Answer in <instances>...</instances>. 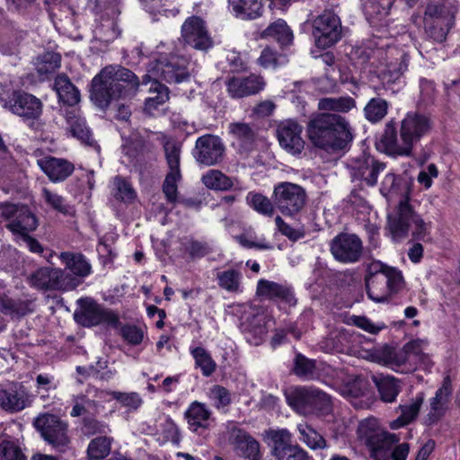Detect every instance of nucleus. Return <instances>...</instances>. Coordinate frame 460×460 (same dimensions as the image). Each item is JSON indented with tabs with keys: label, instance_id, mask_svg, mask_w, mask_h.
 <instances>
[{
	"label": "nucleus",
	"instance_id": "obj_19",
	"mask_svg": "<svg viewBox=\"0 0 460 460\" xmlns=\"http://www.w3.org/2000/svg\"><path fill=\"white\" fill-rule=\"evenodd\" d=\"M227 434L228 441L238 456L250 460L261 458L259 442L246 430L232 424L227 427Z\"/></svg>",
	"mask_w": 460,
	"mask_h": 460
},
{
	"label": "nucleus",
	"instance_id": "obj_10",
	"mask_svg": "<svg viewBox=\"0 0 460 460\" xmlns=\"http://www.w3.org/2000/svg\"><path fill=\"white\" fill-rule=\"evenodd\" d=\"M43 439L58 451H65L70 443L68 424L51 413L40 414L33 421Z\"/></svg>",
	"mask_w": 460,
	"mask_h": 460
},
{
	"label": "nucleus",
	"instance_id": "obj_31",
	"mask_svg": "<svg viewBox=\"0 0 460 460\" xmlns=\"http://www.w3.org/2000/svg\"><path fill=\"white\" fill-rule=\"evenodd\" d=\"M451 392V381L447 376L443 381L442 386L430 400V411L428 417L431 422H436L444 416L449 403Z\"/></svg>",
	"mask_w": 460,
	"mask_h": 460
},
{
	"label": "nucleus",
	"instance_id": "obj_43",
	"mask_svg": "<svg viewBox=\"0 0 460 460\" xmlns=\"http://www.w3.org/2000/svg\"><path fill=\"white\" fill-rule=\"evenodd\" d=\"M264 438L270 441L274 456L292 442V435L287 429H269L264 431Z\"/></svg>",
	"mask_w": 460,
	"mask_h": 460
},
{
	"label": "nucleus",
	"instance_id": "obj_30",
	"mask_svg": "<svg viewBox=\"0 0 460 460\" xmlns=\"http://www.w3.org/2000/svg\"><path fill=\"white\" fill-rule=\"evenodd\" d=\"M54 90L58 100L66 105L67 109H73L79 103L81 96L79 90L72 84L68 76L65 74L58 75L54 82Z\"/></svg>",
	"mask_w": 460,
	"mask_h": 460
},
{
	"label": "nucleus",
	"instance_id": "obj_23",
	"mask_svg": "<svg viewBox=\"0 0 460 460\" xmlns=\"http://www.w3.org/2000/svg\"><path fill=\"white\" fill-rule=\"evenodd\" d=\"M240 329L247 341L257 346L261 343L268 332L266 317L253 312L245 313L241 317Z\"/></svg>",
	"mask_w": 460,
	"mask_h": 460
},
{
	"label": "nucleus",
	"instance_id": "obj_62",
	"mask_svg": "<svg viewBox=\"0 0 460 460\" xmlns=\"http://www.w3.org/2000/svg\"><path fill=\"white\" fill-rule=\"evenodd\" d=\"M43 197L45 201L51 206L54 209L58 212L68 215L70 214L71 208L65 203L64 199L57 193H53L48 189H43L42 190Z\"/></svg>",
	"mask_w": 460,
	"mask_h": 460
},
{
	"label": "nucleus",
	"instance_id": "obj_47",
	"mask_svg": "<svg viewBox=\"0 0 460 460\" xmlns=\"http://www.w3.org/2000/svg\"><path fill=\"white\" fill-rule=\"evenodd\" d=\"M112 438L106 436H100L93 438L87 448L90 460H101L105 458L111 452Z\"/></svg>",
	"mask_w": 460,
	"mask_h": 460
},
{
	"label": "nucleus",
	"instance_id": "obj_48",
	"mask_svg": "<svg viewBox=\"0 0 460 460\" xmlns=\"http://www.w3.org/2000/svg\"><path fill=\"white\" fill-rule=\"evenodd\" d=\"M241 278V272L234 269L217 273L218 286L225 290L234 293L240 290Z\"/></svg>",
	"mask_w": 460,
	"mask_h": 460
},
{
	"label": "nucleus",
	"instance_id": "obj_41",
	"mask_svg": "<svg viewBox=\"0 0 460 460\" xmlns=\"http://www.w3.org/2000/svg\"><path fill=\"white\" fill-rule=\"evenodd\" d=\"M150 94L145 102V110L151 113L157 109L159 105L165 103L169 100L168 88L160 82L151 81Z\"/></svg>",
	"mask_w": 460,
	"mask_h": 460
},
{
	"label": "nucleus",
	"instance_id": "obj_24",
	"mask_svg": "<svg viewBox=\"0 0 460 460\" xmlns=\"http://www.w3.org/2000/svg\"><path fill=\"white\" fill-rule=\"evenodd\" d=\"M37 164L52 182L66 181L75 171V165L68 160L50 155L38 159Z\"/></svg>",
	"mask_w": 460,
	"mask_h": 460
},
{
	"label": "nucleus",
	"instance_id": "obj_36",
	"mask_svg": "<svg viewBox=\"0 0 460 460\" xmlns=\"http://www.w3.org/2000/svg\"><path fill=\"white\" fill-rule=\"evenodd\" d=\"M210 415L205 404L198 402H192L185 413L188 424L193 431H197L199 428L208 429Z\"/></svg>",
	"mask_w": 460,
	"mask_h": 460
},
{
	"label": "nucleus",
	"instance_id": "obj_52",
	"mask_svg": "<svg viewBox=\"0 0 460 460\" xmlns=\"http://www.w3.org/2000/svg\"><path fill=\"white\" fill-rule=\"evenodd\" d=\"M191 355L205 376H210L215 372L217 364L204 348L197 347L191 349Z\"/></svg>",
	"mask_w": 460,
	"mask_h": 460
},
{
	"label": "nucleus",
	"instance_id": "obj_17",
	"mask_svg": "<svg viewBox=\"0 0 460 460\" xmlns=\"http://www.w3.org/2000/svg\"><path fill=\"white\" fill-rule=\"evenodd\" d=\"M5 106L13 114L25 119H37L42 113V102L34 95L14 91L9 97Z\"/></svg>",
	"mask_w": 460,
	"mask_h": 460
},
{
	"label": "nucleus",
	"instance_id": "obj_3",
	"mask_svg": "<svg viewBox=\"0 0 460 460\" xmlns=\"http://www.w3.org/2000/svg\"><path fill=\"white\" fill-rule=\"evenodd\" d=\"M141 83L128 68L107 66L92 80L91 98L100 108H107L112 100L135 96Z\"/></svg>",
	"mask_w": 460,
	"mask_h": 460
},
{
	"label": "nucleus",
	"instance_id": "obj_42",
	"mask_svg": "<svg viewBox=\"0 0 460 460\" xmlns=\"http://www.w3.org/2000/svg\"><path fill=\"white\" fill-rule=\"evenodd\" d=\"M388 106L386 100L380 97L372 98L364 108L365 118L371 123L379 122L386 116Z\"/></svg>",
	"mask_w": 460,
	"mask_h": 460
},
{
	"label": "nucleus",
	"instance_id": "obj_45",
	"mask_svg": "<svg viewBox=\"0 0 460 460\" xmlns=\"http://www.w3.org/2000/svg\"><path fill=\"white\" fill-rule=\"evenodd\" d=\"M246 201L256 212L263 216L270 217L274 214L276 207L273 200L271 201L268 197L261 193L249 192L246 196Z\"/></svg>",
	"mask_w": 460,
	"mask_h": 460
},
{
	"label": "nucleus",
	"instance_id": "obj_28",
	"mask_svg": "<svg viewBox=\"0 0 460 460\" xmlns=\"http://www.w3.org/2000/svg\"><path fill=\"white\" fill-rule=\"evenodd\" d=\"M61 114L65 117L68 129L72 135L86 145H93V138L85 120L81 117L79 110L76 108H61Z\"/></svg>",
	"mask_w": 460,
	"mask_h": 460
},
{
	"label": "nucleus",
	"instance_id": "obj_50",
	"mask_svg": "<svg viewBox=\"0 0 460 460\" xmlns=\"http://www.w3.org/2000/svg\"><path fill=\"white\" fill-rule=\"evenodd\" d=\"M3 307L17 317H22L31 314L35 310V302L33 299H5L3 301Z\"/></svg>",
	"mask_w": 460,
	"mask_h": 460
},
{
	"label": "nucleus",
	"instance_id": "obj_4",
	"mask_svg": "<svg viewBox=\"0 0 460 460\" xmlns=\"http://www.w3.org/2000/svg\"><path fill=\"white\" fill-rule=\"evenodd\" d=\"M358 435L365 442L375 460H406L409 445L399 442V438L381 429L376 419L362 420L358 428Z\"/></svg>",
	"mask_w": 460,
	"mask_h": 460
},
{
	"label": "nucleus",
	"instance_id": "obj_18",
	"mask_svg": "<svg viewBox=\"0 0 460 460\" xmlns=\"http://www.w3.org/2000/svg\"><path fill=\"white\" fill-rule=\"evenodd\" d=\"M302 131L303 127L293 119L279 122L276 134L280 146L293 155H300L305 148Z\"/></svg>",
	"mask_w": 460,
	"mask_h": 460
},
{
	"label": "nucleus",
	"instance_id": "obj_8",
	"mask_svg": "<svg viewBox=\"0 0 460 460\" xmlns=\"http://www.w3.org/2000/svg\"><path fill=\"white\" fill-rule=\"evenodd\" d=\"M288 404L297 412L327 414L332 409L331 397L314 387L296 389L288 396Z\"/></svg>",
	"mask_w": 460,
	"mask_h": 460
},
{
	"label": "nucleus",
	"instance_id": "obj_21",
	"mask_svg": "<svg viewBox=\"0 0 460 460\" xmlns=\"http://www.w3.org/2000/svg\"><path fill=\"white\" fill-rule=\"evenodd\" d=\"M352 175L359 179L368 186H374L377 182V177L385 168V164L381 163L367 154H361L353 158L349 164Z\"/></svg>",
	"mask_w": 460,
	"mask_h": 460
},
{
	"label": "nucleus",
	"instance_id": "obj_2",
	"mask_svg": "<svg viewBox=\"0 0 460 460\" xmlns=\"http://www.w3.org/2000/svg\"><path fill=\"white\" fill-rule=\"evenodd\" d=\"M432 123L428 116L410 111L401 121L400 139L397 137L395 122L391 120L385 124L379 149L393 157L412 156L413 147L430 131Z\"/></svg>",
	"mask_w": 460,
	"mask_h": 460
},
{
	"label": "nucleus",
	"instance_id": "obj_9",
	"mask_svg": "<svg viewBox=\"0 0 460 460\" xmlns=\"http://www.w3.org/2000/svg\"><path fill=\"white\" fill-rule=\"evenodd\" d=\"M272 199L276 208L286 217H294L305 208V190L296 183L283 181L274 187Z\"/></svg>",
	"mask_w": 460,
	"mask_h": 460
},
{
	"label": "nucleus",
	"instance_id": "obj_11",
	"mask_svg": "<svg viewBox=\"0 0 460 460\" xmlns=\"http://www.w3.org/2000/svg\"><path fill=\"white\" fill-rule=\"evenodd\" d=\"M0 216L8 220L6 227L17 239L35 231L38 227V219L25 206L0 204Z\"/></svg>",
	"mask_w": 460,
	"mask_h": 460
},
{
	"label": "nucleus",
	"instance_id": "obj_44",
	"mask_svg": "<svg viewBox=\"0 0 460 460\" xmlns=\"http://www.w3.org/2000/svg\"><path fill=\"white\" fill-rule=\"evenodd\" d=\"M94 396L103 398L105 394H111L113 399L119 402L123 406L137 410L142 404V399L137 393H122V392H106L103 390L94 389Z\"/></svg>",
	"mask_w": 460,
	"mask_h": 460
},
{
	"label": "nucleus",
	"instance_id": "obj_12",
	"mask_svg": "<svg viewBox=\"0 0 460 460\" xmlns=\"http://www.w3.org/2000/svg\"><path fill=\"white\" fill-rule=\"evenodd\" d=\"M365 281L368 297L377 303L386 301L403 287V278L399 270H389L386 275L366 276Z\"/></svg>",
	"mask_w": 460,
	"mask_h": 460
},
{
	"label": "nucleus",
	"instance_id": "obj_37",
	"mask_svg": "<svg viewBox=\"0 0 460 460\" xmlns=\"http://www.w3.org/2000/svg\"><path fill=\"white\" fill-rule=\"evenodd\" d=\"M229 4L235 13V15L242 19H256L262 13L261 0H229Z\"/></svg>",
	"mask_w": 460,
	"mask_h": 460
},
{
	"label": "nucleus",
	"instance_id": "obj_33",
	"mask_svg": "<svg viewBox=\"0 0 460 460\" xmlns=\"http://www.w3.org/2000/svg\"><path fill=\"white\" fill-rule=\"evenodd\" d=\"M256 294L264 298H278L288 303L293 299L291 290L288 287L267 279H260L258 281Z\"/></svg>",
	"mask_w": 460,
	"mask_h": 460
},
{
	"label": "nucleus",
	"instance_id": "obj_58",
	"mask_svg": "<svg viewBox=\"0 0 460 460\" xmlns=\"http://www.w3.org/2000/svg\"><path fill=\"white\" fill-rule=\"evenodd\" d=\"M184 248L192 259L205 257L213 251L207 242L199 241L193 238L186 239Z\"/></svg>",
	"mask_w": 460,
	"mask_h": 460
},
{
	"label": "nucleus",
	"instance_id": "obj_27",
	"mask_svg": "<svg viewBox=\"0 0 460 460\" xmlns=\"http://www.w3.org/2000/svg\"><path fill=\"white\" fill-rule=\"evenodd\" d=\"M30 404L29 395L22 385H13L0 390V406L12 412L20 411Z\"/></svg>",
	"mask_w": 460,
	"mask_h": 460
},
{
	"label": "nucleus",
	"instance_id": "obj_35",
	"mask_svg": "<svg viewBox=\"0 0 460 460\" xmlns=\"http://www.w3.org/2000/svg\"><path fill=\"white\" fill-rule=\"evenodd\" d=\"M372 380L376 385L380 398L385 402H393L400 393L399 380L390 376H373Z\"/></svg>",
	"mask_w": 460,
	"mask_h": 460
},
{
	"label": "nucleus",
	"instance_id": "obj_64",
	"mask_svg": "<svg viewBox=\"0 0 460 460\" xmlns=\"http://www.w3.org/2000/svg\"><path fill=\"white\" fill-rule=\"evenodd\" d=\"M209 394L210 398L215 402V405L217 408L226 407L231 402L229 391L221 385H214L210 389Z\"/></svg>",
	"mask_w": 460,
	"mask_h": 460
},
{
	"label": "nucleus",
	"instance_id": "obj_59",
	"mask_svg": "<svg viewBox=\"0 0 460 460\" xmlns=\"http://www.w3.org/2000/svg\"><path fill=\"white\" fill-rule=\"evenodd\" d=\"M0 460H26V457L15 442L4 439L0 442Z\"/></svg>",
	"mask_w": 460,
	"mask_h": 460
},
{
	"label": "nucleus",
	"instance_id": "obj_60",
	"mask_svg": "<svg viewBox=\"0 0 460 460\" xmlns=\"http://www.w3.org/2000/svg\"><path fill=\"white\" fill-rule=\"evenodd\" d=\"M114 197L121 201H130L135 198V191L129 182L117 176L113 181Z\"/></svg>",
	"mask_w": 460,
	"mask_h": 460
},
{
	"label": "nucleus",
	"instance_id": "obj_14",
	"mask_svg": "<svg viewBox=\"0 0 460 460\" xmlns=\"http://www.w3.org/2000/svg\"><path fill=\"white\" fill-rule=\"evenodd\" d=\"M314 36L317 47L326 49L341 37V25L340 18L332 11L325 10L318 15L313 23Z\"/></svg>",
	"mask_w": 460,
	"mask_h": 460
},
{
	"label": "nucleus",
	"instance_id": "obj_25",
	"mask_svg": "<svg viewBox=\"0 0 460 460\" xmlns=\"http://www.w3.org/2000/svg\"><path fill=\"white\" fill-rule=\"evenodd\" d=\"M265 86L261 76L250 75L245 77H232L227 82V90L233 98H243L260 93Z\"/></svg>",
	"mask_w": 460,
	"mask_h": 460
},
{
	"label": "nucleus",
	"instance_id": "obj_29",
	"mask_svg": "<svg viewBox=\"0 0 460 460\" xmlns=\"http://www.w3.org/2000/svg\"><path fill=\"white\" fill-rule=\"evenodd\" d=\"M385 69L381 74V78L386 83H395L408 68L409 57L402 51L392 49L388 52Z\"/></svg>",
	"mask_w": 460,
	"mask_h": 460
},
{
	"label": "nucleus",
	"instance_id": "obj_46",
	"mask_svg": "<svg viewBox=\"0 0 460 460\" xmlns=\"http://www.w3.org/2000/svg\"><path fill=\"white\" fill-rule=\"evenodd\" d=\"M423 22L427 35L437 42H442L446 40L449 30L455 23L444 22L440 19H432V22L423 19Z\"/></svg>",
	"mask_w": 460,
	"mask_h": 460
},
{
	"label": "nucleus",
	"instance_id": "obj_15",
	"mask_svg": "<svg viewBox=\"0 0 460 460\" xmlns=\"http://www.w3.org/2000/svg\"><path fill=\"white\" fill-rule=\"evenodd\" d=\"M225 152V145L219 137L206 134L196 140L192 155L198 164L213 166L223 161Z\"/></svg>",
	"mask_w": 460,
	"mask_h": 460
},
{
	"label": "nucleus",
	"instance_id": "obj_6",
	"mask_svg": "<svg viewBox=\"0 0 460 460\" xmlns=\"http://www.w3.org/2000/svg\"><path fill=\"white\" fill-rule=\"evenodd\" d=\"M189 65V60L182 56L161 57L149 62L146 74L142 77V84L151 81L179 84L186 81L190 75L188 69Z\"/></svg>",
	"mask_w": 460,
	"mask_h": 460
},
{
	"label": "nucleus",
	"instance_id": "obj_26",
	"mask_svg": "<svg viewBox=\"0 0 460 460\" xmlns=\"http://www.w3.org/2000/svg\"><path fill=\"white\" fill-rule=\"evenodd\" d=\"M229 134L234 140L239 153L248 154L255 146L257 139L256 130L248 123L234 122L228 127Z\"/></svg>",
	"mask_w": 460,
	"mask_h": 460
},
{
	"label": "nucleus",
	"instance_id": "obj_61",
	"mask_svg": "<svg viewBox=\"0 0 460 460\" xmlns=\"http://www.w3.org/2000/svg\"><path fill=\"white\" fill-rule=\"evenodd\" d=\"M275 456L279 460H306L308 457L304 449L296 444H292V442L283 447Z\"/></svg>",
	"mask_w": 460,
	"mask_h": 460
},
{
	"label": "nucleus",
	"instance_id": "obj_16",
	"mask_svg": "<svg viewBox=\"0 0 460 460\" xmlns=\"http://www.w3.org/2000/svg\"><path fill=\"white\" fill-rule=\"evenodd\" d=\"M330 250L338 261L353 263L359 261L363 245L357 234L341 233L331 241Z\"/></svg>",
	"mask_w": 460,
	"mask_h": 460
},
{
	"label": "nucleus",
	"instance_id": "obj_56",
	"mask_svg": "<svg viewBox=\"0 0 460 460\" xmlns=\"http://www.w3.org/2000/svg\"><path fill=\"white\" fill-rule=\"evenodd\" d=\"M422 402L423 396L420 395L411 404L403 406L402 408V415L394 421L392 427L394 429H397L413 420L418 415Z\"/></svg>",
	"mask_w": 460,
	"mask_h": 460
},
{
	"label": "nucleus",
	"instance_id": "obj_39",
	"mask_svg": "<svg viewBox=\"0 0 460 460\" xmlns=\"http://www.w3.org/2000/svg\"><path fill=\"white\" fill-rule=\"evenodd\" d=\"M262 38L275 39L281 46L289 45L293 41V33L283 20H278L261 32Z\"/></svg>",
	"mask_w": 460,
	"mask_h": 460
},
{
	"label": "nucleus",
	"instance_id": "obj_55",
	"mask_svg": "<svg viewBox=\"0 0 460 460\" xmlns=\"http://www.w3.org/2000/svg\"><path fill=\"white\" fill-rule=\"evenodd\" d=\"M315 361L297 354L294 361V373L299 377L310 380L315 375Z\"/></svg>",
	"mask_w": 460,
	"mask_h": 460
},
{
	"label": "nucleus",
	"instance_id": "obj_32",
	"mask_svg": "<svg viewBox=\"0 0 460 460\" xmlns=\"http://www.w3.org/2000/svg\"><path fill=\"white\" fill-rule=\"evenodd\" d=\"M58 257L70 271L69 274L77 279L87 277L92 271L91 264L82 253L63 252Z\"/></svg>",
	"mask_w": 460,
	"mask_h": 460
},
{
	"label": "nucleus",
	"instance_id": "obj_53",
	"mask_svg": "<svg viewBox=\"0 0 460 460\" xmlns=\"http://www.w3.org/2000/svg\"><path fill=\"white\" fill-rule=\"evenodd\" d=\"M164 151L169 170L181 171V145L175 140L166 139L164 142Z\"/></svg>",
	"mask_w": 460,
	"mask_h": 460
},
{
	"label": "nucleus",
	"instance_id": "obj_34",
	"mask_svg": "<svg viewBox=\"0 0 460 460\" xmlns=\"http://www.w3.org/2000/svg\"><path fill=\"white\" fill-rule=\"evenodd\" d=\"M456 8L445 0L430 1L424 12V20L432 22V19H440L444 22H455Z\"/></svg>",
	"mask_w": 460,
	"mask_h": 460
},
{
	"label": "nucleus",
	"instance_id": "obj_5",
	"mask_svg": "<svg viewBox=\"0 0 460 460\" xmlns=\"http://www.w3.org/2000/svg\"><path fill=\"white\" fill-rule=\"evenodd\" d=\"M387 230L394 242L405 239L409 233L416 240H424L429 234V225L415 212L406 195L387 217Z\"/></svg>",
	"mask_w": 460,
	"mask_h": 460
},
{
	"label": "nucleus",
	"instance_id": "obj_20",
	"mask_svg": "<svg viewBox=\"0 0 460 460\" xmlns=\"http://www.w3.org/2000/svg\"><path fill=\"white\" fill-rule=\"evenodd\" d=\"M181 37L185 43L199 50H207L213 45L204 21L198 16H191L184 22Z\"/></svg>",
	"mask_w": 460,
	"mask_h": 460
},
{
	"label": "nucleus",
	"instance_id": "obj_38",
	"mask_svg": "<svg viewBox=\"0 0 460 460\" xmlns=\"http://www.w3.org/2000/svg\"><path fill=\"white\" fill-rule=\"evenodd\" d=\"M356 107V102L349 96L324 97L318 101V110L325 112H349Z\"/></svg>",
	"mask_w": 460,
	"mask_h": 460
},
{
	"label": "nucleus",
	"instance_id": "obj_22",
	"mask_svg": "<svg viewBox=\"0 0 460 460\" xmlns=\"http://www.w3.org/2000/svg\"><path fill=\"white\" fill-rule=\"evenodd\" d=\"M422 344V341H411L402 348L395 349L392 367L400 368L401 372L414 370L425 358Z\"/></svg>",
	"mask_w": 460,
	"mask_h": 460
},
{
	"label": "nucleus",
	"instance_id": "obj_57",
	"mask_svg": "<svg viewBox=\"0 0 460 460\" xmlns=\"http://www.w3.org/2000/svg\"><path fill=\"white\" fill-rule=\"evenodd\" d=\"M74 406L71 411L72 417H79L91 411H97L98 403L84 394H77L73 397Z\"/></svg>",
	"mask_w": 460,
	"mask_h": 460
},
{
	"label": "nucleus",
	"instance_id": "obj_7",
	"mask_svg": "<svg viewBox=\"0 0 460 460\" xmlns=\"http://www.w3.org/2000/svg\"><path fill=\"white\" fill-rule=\"evenodd\" d=\"M29 284L43 291H68L76 288L81 281L59 268L41 267L28 277Z\"/></svg>",
	"mask_w": 460,
	"mask_h": 460
},
{
	"label": "nucleus",
	"instance_id": "obj_63",
	"mask_svg": "<svg viewBox=\"0 0 460 460\" xmlns=\"http://www.w3.org/2000/svg\"><path fill=\"white\" fill-rule=\"evenodd\" d=\"M109 430L107 424L99 421L91 417L83 420L82 431L86 436H93L96 434H105Z\"/></svg>",
	"mask_w": 460,
	"mask_h": 460
},
{
	"label": "nucleus",
	"instance_id": "obj_1",
	"mask_svg": "<svg viewBox=\"0 0 460 460\" xmlns=\"http://www.w3.org/2000/svg\"><path fill=\"white\" fill-rule=\"evenodd\" d=\"M312 145L329 154L347 151L354 138L349 120L338 113L313 114L306 125Z\"/></svg>",
	"mask_w": 460,
	"mask_h": 460
},
{
	"label": "nucleus",
	"instance_id": "obj_13",
	"mask_svg": "<svg viewBox=\"0 0 460 460\" xmlns=\"http://www.w3.org/2000/svg\"><path fill=\"white\" fill-rule=\"evenodd\" d=\"M80 309L74 314L75 321L85 327L95 326L106 323L117 326L119 317L111 310L106 309L97 304L92 298H82L78 300Z\"/></svg>",
	"mask_w": 460,
	"mask_h": 460
},
{
	"label": "nucleus",
	"instance_id": "obj_54",
	"mask_svg": "<svg viewBox=\"0 0 460 460\" xmlns=\"http://www.w3.org/2000/svg\"><path fill=\"white\" fill-rule=\"evenodd\" d=\"M181 180V171L169 170L163 183V192L168 202H176L178 196V182Z\"/></svg>",
	"mask_w": 460,
	"mask_h": 460
},
{
	"label": "nucleus",
	"instance_id": "obj_51",
	"mask_svg": "<svg viewBox=\"0 0 460 460\" xmlns=\"http://www.w3.org/2000/svg\"><path fill=\"white\" fill-rule=\"evenodd\" d=\"M297 430L300 434V439L309 447L316 449L326 447V442L323 437L306 423L298 424Z\"/></svg>",
	"mask_w": 460,
	"mask_h": 460
},
{
	"label": "nucleus",
	"instance_id": "obj_40",
	"mask_svg": "<svg viewBox=\"0 0 460 460\" xmlns=\"http://www.w3.org/2000/svg\"><path fill=\"white\" fill-rule=\"evenodd\" d=\"M60 64L61 56L54 51H46L40 54L34 62L35 68L40 75L55 73L60 67Z\"/></svg>",
	"mask_w": 460,
	"mask_h": 460
},
{
	"label": "nucleus",
	"instance_id": "obj_49",
	"mask_svg": "<svg viewBox=\"0 0 460 460\" xmlns=\"http://www.w3.org/2000/svg\"><path fill=\"white\" fill-rule=\"evenodd\" d=\"M202 182L212 190H228L233 186L232 180L218 170H209L202 176Z\"/></svg>",
	"mask_w": 460,
	"mask_h": 460
}]
</instances>
